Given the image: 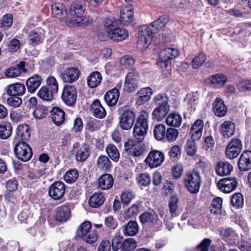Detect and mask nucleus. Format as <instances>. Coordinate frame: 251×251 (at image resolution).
I'll return each instance as SVG.
<instances>
[{
	"instance_id": "obj_10",
	"label": "nucleus",
	"mask_w": 251,
	"mask_h": 251,
	"mask_svg": "<svg viewBox=\"0 0 251 251\" xmlns=\"http://www.w3.org/2000/svg\"><path fill=\"white\" fill-rule=\"evenodd\" d=\"M164 159L163 152L158 150H153L149 152L145 161L147 165L153 169L160 166Z\"/></svg>"
},
{
	"instance_id": "obj_36",
	"label": "nucleus",
	"mask_w": 251,
	"mask_h": 251,
	"mask_svg": "<svg viewBox=\"0 0 251 251\" xmlns=\"http://www.w3.org/2000/svg\"><path fill=\"white\" fill-rule=\"evenodd\" d=\"M139 230L138 223L134 221H130L126 224L123 229V233L125 235L134 236Z\"/></svg>"
},
{
	"instance_id": "obj_62",
	"label": "nucleus",
	"mask_w": 251,
	"mask_h": 251,
	"mask_svg": "<svg viewBox=\"0 0 251 251\" xmlns=\"http://www.w3.org/2000/svg\"><path fill=\"white\" fill-rule=\"evenodd\" d=\"M48 113V110L45 106H38L33 112V116L35 118L40 119L44 118Z\"/></svg>"
},
{
	"instance_id": "obj_42",
	"label": "nucleus",
	"mask_w": 251,
	"mask_h": 251,
	"mask_svg": "<svg viewBox=\"0 0 251 251\" xmlns=\"http://www.w3.org/2000/svg\"><path fill=\"white\" fill-rule=\"evenodd\" d=\"M90 154V149L87 144L82 145L77 151L75 157L77 161L83 162L86 160Z\"/></svg>"
},
{
	"instance_id": "obj_15",
	"label": "nucleus",
	"mask_w": 251,
	"mask_h": 251,
	"mask_svg": "<svg viewBox=\"0 0 251 251\" xmlns=\"http://www.w3.org/2000/svg\"><path fill=\"white\" fill-rule=\"evenodd\" d=\"M66 191L65 184L61 181L54 182L50 187L49 194L54 200L61 199L64 195Z\"/></svg>"
},
{
	"instance_id": "obj_63",
	"label": "nucleus",
	"mask_w": 251,
	"mask_h": 251,
	"mask_svg": "<svg viewBox=\"0 0 251 251\" xmlns=\"http://www.w3.org/2000/svg\"><path fill=\"white\" fill-rule=\"evenodd\" d=\"M206 55L204 53H200L194 57L192 60V65L194 68L200 67L205 61Z\"/></svg>"
},
{
	"instance_id": "obj_27",
	"label": "nucleus",
	"mask_w": 251,
	"mask_h": 251,
	"mask_svg": "<svg viewBox=\"0 0 251 251\" xmlns=\"http://www.w3.org/2000/svg\"><path fill=\"white\" fill-rule=\"evenodd\" d=\"M99 189L106 190L110 189L113 185V178L109 174H104L100 176L98 180Z\"/></svg>"
},
{
	"instance_id": "obj_3",
	"label": "nucleus",
	"mask_w": 251,
	"mask_h": 251,
	"mask_svg": "<svg viewBox=\"0 0 251 251\" xmlns=\"http://www.w3.org/2000/svg\"><path fill=\"white\" fill-rule=\"evenodd\" d=\"M118 23L119 22L113 17L106 18L103 21L106 36L102 37L101 33H100V39L106 40L108 38L114 41L120 42L127 39L129 36L128 31L124 28L118 27Z\"/></svg>"
},
{
	"instance_id": "obj_47",
	"label": "nucleus",
	"mask_w": 251,
	"mask_h": 251,
	"mask_svg": "<svg viewBox=\"0 0 251 251\" xmlns=\"http://www.w3.org/2000/svg\"><path fill=\"white\" fill-rule=\"evenodd\" d=\"M198 99L197 95H194L193 93H188L186 95L184 102L188 107L191 109V111L195 110Z\"/></svg>"
},
{
	"instance_id": "obj_57",
	"label": "nucleus",
	"mask_w": 251,
	"mask_h": 251,
	"mask_svg": "<svg viewBox=\"0 0 251 251\" xmlns=\"http://www.w3.org/2000/svg\"><path fill=\"white\" fill-rule=\"evenodd\" d=\"M178 135L177 129L173 128H168L166 131L165 138L169 142L175 141Z\"/></svg>"
},
{
	"instance_id": "obj_2",
	"label": "nucleus",
	"mask_w": 251,
	"mask_h": 251,
	"mask_svg": "<svg viewBox=\"0 0 251 251\" xmlns=\"http://www.w3.org/2000/svg\"><path fill=\"white\" fill-rule=\"evenodd\" d=\"M167 15H162L150 25H144L140 28L137 48L142 50L147 49L152 39L154 28L161 29L165 27L169 22Z\"/></svg>"
},
{
	"instance_id": "obj_11",
	"label": "nucleus",
	"mask_w": 251,
	"mask_h": 251,
	"mask_svg": "<svg viewBox=\"0 0 251 251\" xmlns=\"http://www.w3.org/2000/svg\"><path fill=\"white\" fill-rule=\"evenodd\" d=\"M76 90L74 86L66 84L64 86L61 98L68 106L73 105L76 100Z\"/></svg>"
},
{
	"instance_id": "obj_6",
	"label": "nucleus",
	"mask_w": 251,
	"mask_h": 251,
	"mask_svg": "<svg viewBox=\"0 0 251 251\" xmlns=\"http://www.w3.org/2000/svg\"><path fill=\"white\" fill-rule=\"evenodd\" d=\"M92 225L89 221L84 222L79 226L77 235L84 241L89 244L95 242L98 238V233L91 229Z\"/></svg>"
},
{
	"instance_id": "obj_16",
	"label": "nucleus",
	"mask_w": 251,
	"mask_h": 251,
	"mask_svg": "<svg viewBox=\"0 0 251 251\" xmlns=\"http://www.w3.org/2000/svg\"><path fill=\"white\" fill-rule=\"evenodd\" d=\"M80 75V71L77 68L70 67L65 69L60 75L64 82L73 83L76 81Z\"/></svg>"
},
{
	"instance_id": "obj_32",
	"label": "nucleus",
	"mask_w": 251,
	"mask_h": 251,
	"mask_svg": "<svg viewBox=\"0 0 251 251\" xmlns=\"http://www.w3.org/2000/svg\"><path fill=\"white\" fill-rule=\"evenodd\" d=\"M232 169V166L229 163L223 161L218 162L215 167L216 174L219 176L229 175Z\"/></svg>"
},
{
	"instance_id": "obj_29",
	"label": "nucleus",
	"mask_w": 251,
	"mask_h": 251,
	"mask_svg": "<svg viewBox=\"0 0 251 251\" xmlns=\"http://www.w3.org/2000/svg\"><path fill=\"white\" fill-rule=\"evenodd\" d=\"M235 129V124L230 121H225L220 127V133L224 138H228L233 135Z\"/></svg>"
},
{
	"instance_id": "obj_35",
	"label": "nucleus",
	"mask_w": 251,
	"mask_h": 251,
	"mask_svg": "<svg viewBox=\"0 0 251 251\" xmlns=\"http://www.w3.org/2000/svg\"><path fill=\"white\" fill-rule=\"evenodd\" d=\"M51 120L57 126L61 125L65 120V112L60 108L55 107L51 111Z\"/></svg>"
},
{
	"instance_id": "obj_26",
	"label": "nucleus",
	"mask_w": 251,
	"mask_h": 251,
	"mask_svg": "<svg viewBox=\"0 0 251 251\" xmlns=\"http://www.w3.org/2000/svg\"><path fill=\"white\" fill-rule=\"evenodd\" d=\"M42 81L41 76L34 75L29 77L26 81L27 91L30 93H34L39 87Z\"/></svg>"
},
{
	"instance_id": "obj_56",
	"label": "nucleus",
	"mask_w": 251,
	"mask_h": 251,
	"mask_svg": "<svg viewBox=\"0 0 251 251\" xmlns=\"http://www.w3.org/2000/svg\"><path fill=\"white\" fill-rule=\"evenodd\" d=\"M231 202L232 205L236 208L242 207L244 203L243 195L240 193H235L231 198Z\"/></svg>"
},
{
	"instance_id": "obj_8",
	"label": "nucleus",
	"mask_w": 251,
	"mask_h": 251,
	"mask_svg": "<svg viewBox=\"0 0 251 251\" xmlns=\"http://www.w3.org/2000/svg\"><path fill=\"white\" fill-rule=\"evenodd\" d=\"M14 151L17 158L23 162L31 159L32 155L31 148L25 142H13Z\"/></svg>"
},
{
	"instance_id": "obj_4",
	"label": "nucleus",
	"mask_w": 251,
	"mask_h": 251,
	"mask_svg": "<svg viewBox=\"0 0 251 251\" xmlns=\"http://www.w3.org/2000/svg\"><path fill=\"white\" fill-rule=\"evenodd\" d=\"M178 54L179 51L176 49L171 48L162 50L159 52L157 64L162 69L165 76L171 74V62L170 60L176 58Z\"/></svg>"
},
{
	"instance_id": "obj_52",
	"label": "nucleus",
	"mask_w": 251,
	"mask_h": 251,
	"mask_svg": "<svg viewBox=\"0 0 251 251\" xmlns=\"http://www.w3.org/2000/svg\"><path fill=\"white\" fill-rule=\"evenodd\" d=\"M46 85L49 89L51 90L52 93L57 94L58 91V84L56 78L52 76H50L47 77L46 81Z\"/></svg>"
},
{
	"instance_id": "obj_49",
	"label": "nucleus",
	"mask_w": 251,
	"mask_h": 251,
	"mask_svg": "<svg viewBox=\"0 0 251 251\" xmlns=\"http://www.w3.org/2000/svg\"><path fill=\"white\" fill-rule=\"evenodd\" d=\"M166 127L164 125L159 124L154 126L153 135L155 139L161 141L165 138Z\"/></svg>"
},
{
	"instance_id": "obj_33",
	"label": "nucleus",
	"mask_w": 251,
	"mask_h": 251,
	"mask_svg": "<svg viewBox=\"0 0 251 251\" xmlns=\"http://www.w3.org/2000/svg\"><path fill=\"white\" fill-rule=\"evenodd\" d=\"M119 98V91L117 88H113L108 91L104 96L106 103L109 106H113L117 102Z\"/></svg>"
},
{
	"instance_id": "obj_48",
	"label": "nucleus",
	"mask_w": 251,
	"mask_h": 251,
	"mask_svg": "<svg viewBox=\"0 0 251 251\" xmlns=\"http://www.w3.org/2000/svg\"><path fill=\"white\" fill-rule=\"evenodd\" d=\"M85 10V5L82 1L74 3L70 9V12L71 15L83 14Z\"/></svg>"
},
{
	"instance_id": "obj_7",
	"label": "nucleus",
	"mask_w": 251,
	"mask_h": 251,
	"mask_svg": "<svg viewBox=\"0 0 251 251\" xmlns=\"http://www.w3.org/2000/svg\"><path fill=\"white\" fill-rule=\"evenodd\" d=\"M135 120L136 115L133 110L127 107L125 108L120 117V127L125 130L131 129L135 123Z\"/></svg>"
},
{
	"instance_id": "obj_18",
	"label": "nucleus",
	"mask_w": 251,
	"mask_h": 251,
	"mask_svg": "<svg viewBox=\"0 0 251 251\" xmlns=\"http://www.w3.org/2000/svg\"><path fill=\"white\" fill-rule=\"evenodd\" d=\"M71 216L70 205L69 203L57 207L55 209V218L60 222H66Z\"/></svg>"
},
{
	"instance_id": "obj_51",
	"label": "nucleus",
	"mask_w": 251,
	"mask_h": 251,
	"mask_svg": "<svg viewBox=\"0 0 251 251\" xmlns=\"http://www.w3.org/2000/svg\"><path fill=\"white\" fill-rule=\"evenodd\" d=\"M211 240L208 238H204L201 243L197 246L198 251H214V248L211 245Z\"/></svg>"
},
{
	"instance_id": "obj_44",
	"label": "nucleus",
	"mask_w": 251,
	"mask_h": 251,
	"mask_svg": "<svg viewBox=\"0 0 251 251\" xmlns=\"http://www.w3.org/2000/svg\"><path fill=\"white\" fill-rule=\"evenodd\" d=\"M105 151L108 156L114 162L119 160L120 153L117 147L112 144L107 145L105 148Z\"/></svg>"
},
{
	"instance_id": "obj_14",
	"label": "nucleus",
	"mask_w": 251,
	"mask_h": 251,
	"mask_svg": "<svg viewBox=\"0 0 251 251\" xmlns=\"http://www.w3.org/2000/svg\"><path fill=\"white\" fill-rule=\"evenodd\" d=\"M242 148L240 140L233 139L226 147V155L229 159L236 158L240 153Z\"/></svg>"
},
{
	"instance_id": "obj_41",
	"label": "nucleus",
	"mask_w": 251,
	"mask_h": 251,
	"mask_svg": "<svg viewBox=\"0 0 251 251\" xmlns=\"http://www.w3.org/2000/svg\"><path fill=\"white\" fill-rule=\"evenodd\" d=\"M209 81L213 86L216 87H222L227 81V77L221 74L212 75L209 78Z\"/></svg>"
},
{
	"instance_id": "obj_5",
	"label": "nucleus",
	"mask_w": 251,
	"mask_h": 251,
	"mask_svg": "<svg viewBox=\"0 0 251 251\" xmlns=\"http://www.w3.org/2000/svg\"><path fill=\"white\" fill-rule=\"evenodd\" d=\"M201 177L200 173L195 170L187 172L184 178V184L192 194L198 193L201 185Z\"/></svg>"
},
{
	"instance_id": "obj_53",
	"label": "nucleus",
	"mask_w": 251,
	"mask_h": 251,
	"mask_svg": "<svg viewBox=\"0 0 251 251\" xmlns=\"http://www.w3.org/2000/svg\"><path fill=\"white\" fill-rule=\"evenodd\" d=\"M222 199L217 197L213 200L211 202V212L214 214L221 213L222 207Z\"/></svg>"
},
{
	"instance_id": "obj_59",
	"label": "nucleus",
	"mask_w": 251,
	"mask_h": 251,
	"mask_svg": "<svg viewBox=\"0 0 251 251\" xmlns=\"http://www.w3.org/2000/svg\"><path fill=\"white\" fill-rule=\"evenodd\" d=\"M11 97L7 99V104L13 108L19 107L22 103V99L18 96L10 95Z\"/></svg>"
},
{
	"instance_id": "obj_37",
	"label": "nucleus",
	"mask_w": 251,
	"mask_h": 251,
	"mask_svg": "<svg viewBox=\"0 0 251 251\" xmlns=\"http://www.w3.org/2000/svg\"><path fill=\"white\" fill-rule=\"evenodd\" d=\"M167 125L174 127H179L182 122L181 116L176 112L170 113L165 120Z\"/></svg>"
},
{
	"instance_id": "obj_9",
	"label": "nucleus",
	"mask_w": 251,
	"mask_h": 251,
	"mask_svg": "<svg viewBox=\"0 0 251 251\" xmlns=\"http://www.w3.org/2000/svg\"><path fill=\"white\" fill-rule=\"evenodd\" d=\"M140 220L142 224H148L149 227L153 231L159 230L162 226V222L156 213L145 212L140 215Z\"/></svg>"
},
{
	"instance_id": "obj_31",
	"label": "nucleus",
	"mask_w": 251,
	"mask_h": 251,
	"mask_svg": "<svg viewBox=\"0 0 251 251\" xmlns=\"http://www.w3.org/2000/svg\"><path fill=\"white\" fill-rule=\"evenodd\" d=\"M91 110L94 116L97 118L102 119L106 114L105 109L99 100H95L93 102L91 106Z\"/></svg>"
},
{
	"instance_id": "obj_50",
	"label": "nucleus",
	"mask_w": 251,
	"mask_h": 251,
	"mask_svg": "<svg viewBox=\"0 0 251 251\" xmlns=\"http://www.w3.org/2000/svg\"><path fill=\"white\" fill-rule=\"evenodd\" d=\"M136 180L140 186H147L151 183V178L149 174L147 173H140L136 176Z\"/></svg>"
},
{
	"instance_id": "obj_45",
	"label": "nucleus",
	"mask_w": 251,
	"mask_h": 251,
	"mask_svg": "<svg viewBox=\"0 0 251 251\" xmlns=\"http://www.w3.org/2000/svg\"><path fill=\"white\" fill-rule=\"evenodd\" d=\"M12 127L9 123H2L0 124V138L6 139L11 135Z\"/></svg>"
},
{
	"instance_id": "obj_21",
	"label": "nucleus",
	"mask_w": 251,
	"mask_h": 251,
	"mask_svg": "<svg viewBox=\"0 0 251 251\" xmlns=\"http://www.w3.org/2000/svg\"><path fill=\"white\" fill-rule=\"evenodd\" d=\"M238 168L242 171H247L251 169V151H245L238 160Z\"/></svg>"
},
{
	"instance_id": "obj_39",
	"label": "nucleus",
	"mask_w": 251,
	"mask_h": 251,
	"mask_svg": "<svg viewBox=\"0 0 251 251\" xmlns=\"http://www.w3.org/2000/svg\"><path fill=\"white\" fill-rule=\"evenodd\" d=\"M102 75L98 71L91 73L87 78V84L90 88H95L100 83Z\"/></svg>"
},
{
	"instance_id": "obj_25",
	"label": "nucleus",
	"mask_w": 251,
	"mask_h": 251,
	"mask_svg": "<svg viewBox=\"0 0 251 251\" xmlns=\"http://www.w3.org/2000/svg\"><path fill=\"white\" fill-rule=\"evenodd\" d=\"M204 123L201 120H197L191 127L190 134L194 140H199L201 137Z\"/></svg>"
},
{
	"instance_id": "obj_12",
	"label": "nucleus",
	"mask_w": 251,
	"mask_h": 251,
	"mask_svg": "<svg viewBox=\"0 0 251 251\" xmlns=\"http://www.w3.org/2000/svg\"><path fill=\"white\" fill-rule=\"evenodd\" d=\"M238 182L235 177H227L221 179L217 183L219 189L225 193H229L236 188Z\"/></svg>"
},
{
	"instance_id": "obj_13",
	"label": "nucleus",
	"mask_w": 251,
	"mask_h": 251,
	"mask_svg": "<svg viewBox=\"0 0 251 251\" xmlns=\"http://www.w3.org/2000/svg\"><path fill=\"white\" fill-rule=\"evenodd\" d=\"M138 73L135 70H131L126 75L124 87V89L127 92H132L138 87Z\"/></svg>"
},
{
	"instance_id": "obj_58",
	"label": "nucleus",
	"mask_w": 251,
	"mask_h": 251,
	"mask_svg": "<svg viewBox=\"0 0 251 251\" xmlns=\"http://www.w3.org/2000/svg\"><path fill=\"white\" fill-rule=\"evenodd\" d=\"M123 250L129 251L134 249L137 247V243L135 240L132 238L125 239L123 242Z\"/></svg>"
},
{
	"instance_id": "obj_24",
	"label": "nucleus",
	"mask_w": 251,
	"mask_h": 251,
	"mask_svg": "<svg viewBox=\"0 0 251 251\" xmlns=\"http://www.w3.org/2000/svg\"><path fill=\"white\" fill-rule=\"evenodd\" d=\"M51 13L53 17L61 21L66 20L67 16L66 8L60 3H55L52 5Z\"/></svg>"
},
{
	"instance_id": "obj_46",
	"label": "nucleus",
	"mask_w": 251,
	"mask_h": 251,
	"mask_svg": "<svg viewBox=\"0 0 251 251\" xmlns=\"http://www.w3.org/2000/svg\"><path fill=\"white\" fill-rule=\"evenodd\" d=\"M97 165L99 169L104 171H109L111 166L109 159L105 155H101L98 157Z\"/></svg>"
},
{
	"instance_id": "obj_28",
	"label": "nucleus",
	"mask_w": 251,
	"mask_h": 251,
	"mask_svg": "<svg viewBox=\"0 0 251 251\" xmlns=\"http://www.w3.org/2000/svg\"><path fill=\"white\" fill-rule=\"evenodd\" d=\"M28 37L30 44L34 46L39 45L44 39V31L42 29L33 30L29 32Z\"/></svg>"
},
{
	"instance_id": "obj_23",
	"label": "nucleus",
	"mask_w": 251,
	"mask_h": 251,
	"mask_svg": "<svg viewBox=\"0 0 251 251\" xmlns=\"http://www.w3.org/2000/svg\"><path fill=\"white\" fill-rule=\"evenodd\" d=\"M83 14L72 15V18L69 21L70 26H87L93 22V19L82 16Z\"/></svg>"
},
{
	"instance_id": "obj_61",
	"label": "nucleus",
	"mask_w": 251,
	"mask_h": 251,
	"mask_svg": "<svg viewBox=\"0 0 251 251\" xmlns=\"http://www.w3.org/2000/svg\"><path fill=\"white\" fill-rule=\"evenodd\" d=\"M195 141L192 139V140H188L186 144L185 150L189 155H194L196 152L197 149Z\"/></svg>"
},
{
	"instance_id": "obj_55",
	"label": "nucleus",
	"mask_w": 251,
	"mask_h": 251,
	"mask_svg": "<svg viewBox=\"0 0 251 251\" xmlns=\"http://www.w3.org/2000/svg\"><path fill=\"white\" fill-rule=\"evenodd\" d=\"M178 201V198L176 196L171 197L169 202V211L172 216H176L177 215L178 209L177 203Z\"/></svg>"
},
{
	"instance_id": "obj_60",
	"label": "nucleus",
	"mask_w": 251,
	"mask_h": 251,
	"mask_svg": "<svg viewBox=\"0 0 251 251\" xmlns=\"http://www.w3.org/2000/svg\"><path fill=\"white\" fill-rule=\"evenodd\" d=\"M120 63L124 68H128L134 65L135 60L131 56L126 55L121 58Z\"/></svg>"
},
{
	"instance_id": "obj_1",
	"label": "nucleus",
	"mask_w": 251,
	"mask_h": 251,
	"mask_svg": "<svg viewBox=\"0 0 251 251\" xmlns=\"http://www.w3.org/2000/svg\"><path fill=\"white\" fill-rule=\"evenodd\" d=\"M148 113L146 110H142L133 131L134 141L131 140L125 144V151L131 155L139 156L144 152V148L141 143L144 140L148 130Z\"/></svg>"
},
{
	"instance_id": "obj_22",
	"label": "nucleus",
	"mask_w": 251,
	"mask_h": 251,
	"mask_svg": "<svg viewBox=\"0 0 251 251\" xmlns=\"http://www.w3.org/2000/svg\"><path fill=\"white\" fill-rule=\"evenodd\" d=\"M169 110L168 103L159 104L152 113V119L156 121H161L164 119Z\"/></svg>"
},
{
	"instance_id": "obj_19",
	"label": "nucleus",
	"mask_w": 251,
	"mask_h": 251,
	"mask_svg": "<svg viewBox=\"0 0 251 251\" xmlns=\"http://www.w3.org/2000/svg\"><path fill=\"white\" fill-rule=\"evenodd\" d=\"M29 126L26 124L19 125L16 129V135L13 142H24V140H28L30 136Z\"/></svg>"
},
{
	"instance_id": "obj_40",
	"label": "nucleus",
	"mask_w": 251,
	"mask_h": 251,
	"mask_svg": "<svg viewBox=\"0 0 251 251\" xmlns=\"http://www.w3.org/2000/svg\"><path fill=\"white\" fill-rule=\"evenodd\" d=\"M105 198L102 193H94L89 200V205L93 208H97L104 201Z\"/></svg>"
},
{
	"instance_id": "obj_54",
	"label": "nucleus",
	"mask_w": 251,
	"mask_h": 251,
	"mask_svg": "<svg viewBox=\"0 0 251 251\" xmlns=\"http://www.w3.org/2000/svg\"><path fill=\"white\" fill-rule=\"evenodd\" d=\"M78 176L77 171L75 169H71L65 173L64 179L66 182L71 183L76 181Z\"/></svg>"
},
{
	"instance_id": "obj_20",
	"label": "nucleus",
	"mask_w": 251,
	"mask_h": 251,
	"mask_svg": "<svg viewBox=\"0 0 251 251\" xmlns=\"http://www.w3.org/2000/svg\"><path fill=\"white\" fill-rule=\"evenodd\" d=\"M153 94L152 89L149 87L141 89L136 94V104L142 105L147 102Z\"/></svg>"
},
{
	"instance_id": "obj_38",
	"label": "nucleus",
	"mask_w": 251,
	"mask_h": 251,
	"mask_svg": "<svg viewBox=\"0 0 251 251\" xmlns=\"http://www.w3.org/2000/svg\"><path fill=\"white\" fill-rule=\"evenodd\" d=\"M25 89L24 84L17 83L9 85L7 93L9 95L22 96L25 93Z\"/></svg>"
},
{
	"instance_id": "obj_30",
	"label": "nucleus",
	"mask_w": 251,
	"mask_h": 251,
	"mask_svg": "<svg viewBox=\"0 0 251 251\" xmlns=\"http://www.w3.org/2000/svg\"><path fill=\"white\" fill-rule=\"evenodd\" d=\"M212 106L213 112L216 116L223 117L226 114L227 107L221 99L216 98L214 100Z\"/></svg>"
},
{
	"instance_id": "obj_64",
	"label": "nucleus",
	"mask_w": 251,
	"mask_h": 251,
	"mask_svg": "<svg viewBox=\"0 0 251 251\" xmlns=\"http://www.w3.org/2000/svg\"><path fill=\"white\" fill-rule=\"evenodd\" d=\"M237 86L240 91L251 90V80H242L237 84Z\"/></svg>"
},
{
	"instance_id": "obj_43",
	"label": "nucleus",
	"mask_w": 251,
	"mask_h": 251,
	"mask_svg": "<svg viewBox=\"0 0 251 251\" xmlns=\"http://www.w3.org/2000/svg\"><path fill=\"white\" fill-rule=\"evenodd\" d=\"M54 93H52L47 86H42L37 93V96L42 100L51 101L53 99Z\"/></svg>"
},
{
	"instance_id": "obj_34",
	"label": "nucleus",
	"mask_w": 251,
	"mask_h": 251,
	"mask_svg": "<svg viewBox=\"0 0 251 251\" xmlns=\"http://www.w3.org/2000/svg\"><path fill=\"white\" fill-rule=\"evenodd\" d=\"M25 63L21 62L15 67H12L6 70L5 75L8 77H16L19 76L22 72H25Z\"/></svg>"
},
{
	"instance_id": "obj_17",
	"label": "nucleus",
	"mask_w": 251,
	"mask_h": 251,
	"mask_svg": "<svg viewBox=\"0 0 251 251\" xmlns=\"http://www.w3.org/2000/svg\"><path fill=\"white\" fill-rule=\"evenodd\" d=\"M133 8L131 5L123 6L120 10V22L124 25H127L133 21Z\"/></svg>"
}]
</instances>
